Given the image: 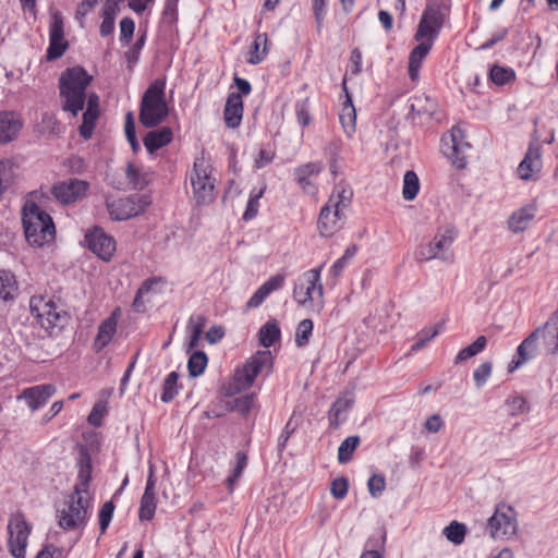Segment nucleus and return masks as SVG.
Segmentation results:
<instances>
[{"instance_id": "obj_1", "label": "nucleus", "mask_w": 558, "mask_h": 558, "mask_svg": "<svg viewBox=\"0 0 558 558\" xmlns=\"http://www.w3.org/2000/svg\"><path fill=\"white\" fill-rule=\"evenodd\" d=\"M93 76L81 65L65 69L59 77L60 106L64 112L72 117L84 109L87 87Z\"/></svg>"}, {"instance_id": "obj_2", "label": "nucleus", "mask_w": 558, "mask_h": 558, "mask_svg": "<svg viewBox=\"0 0 558 558\" xmlns=\"http://www.w3.org/2000/svg\"><path fill=\"white\" fill-rule=\"evenodd\" d=\"M352 197L353 191L344 182L333 187L318 217L317 228L320 235L331 236L342 228L345 219L343 210L350 206Z\"/></svg>"}, {"instance_id": "obj_3", "label": "nucleus", "mask_w": 558, "mask_h": 558, "mask_svg": "<svg viewBox=\"0 0 558 558\" xmlns=\"http://www.w3.org/2000/svg\"><path fill=\"white\" fill-rule=\"evenodd\" d=\"M22 222L25 238L34 246H43L54 238L52 218L35 202L26 201L23 206Z\"/></svg>"}, {"instance_id": "obj_4", "label": "nucleus", "mask_w": 558, "mask_h": 558, "mask_svg": "<svg viewBox=\"0 0 558 558\" xmlns=\"http://www.w3.org/2000/svg\"><path fill=\"white\" fill-rule=\"evenodd\" d=\"M324 265L303 272L293 288V299L302 307L320 312L324 308V289L320 275Z\"/></svg>"}, {"instance_id": "obj_5", "label": "nucleus", "mask_w": 558, "mask_h": 558, "mask_svg": "<svg viewBox=\"0 0 558 558\" xmlns=\"http://www.w3.org/2000/svg\"><path fill=\"white\" fill-rule=\"evenodd\" d=\"M168 116V107L165 100V83L153 82L142 97L140 108V121L146 128H153L161 123Z\"/></svg>"}, {"instance_id": "obj_6", "label": "nucleus", "mask_w": 558, "mask_h": 558, "mask_svg": "<svg viewBox=\"0 0 558 558\" xmlns=\"http://www.w3.org/2000/svg\"><path fill=\"white\" fill-rule=\"evenodd\" d=\"M29 308L40 326L50 335L60 331L69 320L68 313L51 298L34 295Z\"/></svg>"}, {"instance_id": "obj_7", "label": "nucleus", "mask_w": 558, "mask_h": 558, "mask_svg": "<svg viewBox=\"0 0 558 558\" xmlns=\"http://www.w3.org/2000/svg\"><path fill=\"white\" fill-rule=\"evenodd\" d=\"M457 229L451 225L439 227L434 238L427 244L420 245L416 248L415 258L420 262L432 259L452 262L451 246L457 238Z\"/></svg>"}, {"instance_id": "obj_8", "label": "nucleus", "mask_w": 558, "mask_h": 558, "mask_svg": "<svg viewBox=\"0 0 558 558\" xmlns=\"http://www.w3.org/2000/svg\"><path fill=\"white\" fill-rule=\"evenodd\" d=\"M190 179L198 205L209 204L215 199V179L211 177V167L204 156L195 159Z\"/></svg>"}, {"instance_id": "obj_9", "label": "nucleus", "mask_w": 558, "mask_h": 558, "mask_svg": "<svg viewBox=\"0 0 558 558\" xmlns=\"http://www.w3.org/2000/svg\"><path fill=\"white\" fill-rule=\"evenodd\" d=\"M270 352L258 351L252 355L241 367H238L233 375V387L230 393L240 392L251 388L255 378L264 367L270 364Z\"/></svg>"}, {"instance_id": "obj_10", "label": "nucleus", "mask_w": 558, "mask_h": 558, "mask_svg": "<svg viewBox=\"0 0 558 558\" xmlns=\"http://www.w3.org/2000/svg\"><path fill=\"white\" fill-rule=\"evenodd\" d=\"M8 549L14 558H25L28 537L32 531L21 512L11 514L8 522Z\"/></svg>"}, {"instance_id": "obj_11", "label": "nucleus", "mask_w": 558, "mask_h": 558, "mask_svg": "<svg viewBox=\"0 0 558 558\" xmlns=\"http://www.w3.org/2000/svg\"><path fill=\"white\" fill-rule=\"evenodd\" d=\"M89 498L83 494H73L70 501L59 514V525L64 530H74L83 526L88 518Z\"/></svg>"}, {"instance_id": "obj_12", "label": "nucleus", "mask_w": 558, "mask_h": 558, "mask_svg": "<svg viewBox=\"0 0 558 558\" xmlns=\"http://www.w3.org/2000/svg\"><path fill=\"white\" fill-rule=\"evenodd\" d=\"M489 535L494 539L510 538L517 534L518 521L512 507L500 505L487 521Z\"/></svg>"}, {"instance_id": "obj_13", "label": "nucleus", "mask_w": 558, "mask_h": 558, "mask_svg": "<svg viewBox=\"0 0 558 558\" xmlns=\"http://www.w3.org/2000/svg\"><path fill=\"white\" fill-rule=\"evenodd\" d=\"M445 155L459 169L466 166V150L470 148L465 136L460 128L453 126L449 135L441 138Z\"/></svg>"}, {"instance_id": "obj_14", "label": "nucleus", "mask_w": 558, "mask_h": 558, "mask_svg": "<svg viewBox=\"0 0 558 558\" xmlns=\"http://www.w3.org/2000/svg\"><path fill=\"white\" fill-rule=\"evenodd\" d=\"M147 204L144 197L134 195L124 198L108 199L107 209L113 220H128L140 215Z\"/></svg>"}, {"instance_id": "obj_15", "label": "nucleus", "mask_w": 558, "mask_h": 558, "mask_svg": "<svg viewBox=\"0 0 558 558\" xmlns=\"http://www.w3.org/2000/svg\"><path fill=\"white\" fill-rule=\"evenodd\" d=\"M69 47L68 40L64 38L63 17L60 12L56 11L51 15L49 25V47L46 58L53 61L61 58Z\"/></svg>"}, {"instance_id": "obj_16", "label": "nucleus", "mask_w": 558, "mask_h": 558, "mask_svg": "<svg viewBox=\"0 0 558 558\" xmlns=\"http://www.w3.org/2000/svg\"><path fill=\"white\" fill-rule=\"evenodd\" d=\"M543 351L541 329L537 327L519 344L515 356L508 366V371L513 372Z\"/></svg>"}, {"instance_id": "obj_17", "label": "nucleus", "mask_w": 558, "mask_h": 558, "mask_svg": "<svg viewBox=\"0 0 558 558\" xmlns=\"http://www.w3.org/2000/svg\"><path fill=\"white\" fill-rule=\"evenodd\" d=\"M85 242L88 248L99 258L108 262L116 252V240L107 234L101 228H94L85 235Z\"/></svg>"}, {"instance_id": "obj_18", "label": "nucleus", "mask_w": 558, "mask_h": 558, "mask_svg": "<svg viewBox=\"0 0 558 558\" xmlns=\"http://www.w3.org/2000/svg\"><path fill=\"white\" fill-rule=\"evenodd\" d=\"M88 183L80 179H69L52 186V195L61 204H72L85 196Z\"/></svg>"}, {"instance_id": "obj_19", "label": "nucleus", "mask_w": 558, "mask_h": 558, "mask_svg": "<svg viewBox=\"0 0 558 558\" xmlns=\"http://www.w3.org/2000/svg\"><path fill=\"white\" fill-rule=\"evenodd\" d=\"M441 25L442 20L439 11L433 7H427L423 12L417 31L414 35L415 40L423 41L430 39L433 45Z\"/></svg>"}, {"instance_id": "obj_20", "label": "nucleus", "mask_w": 558, "mask_h": 558, "mask_svg": "<svg viewBox=\"0 0 558 558\" xmlns=\"http://www.w3.org/2000/svg\"><path fill=\"white\" fill-rule=\"evenodd\" d=\"M86 110L83 113V122L80 125V134L85 140L92 137L96 121L99 117V97L96 93H87L86 96Z\"/></svg>"}, {"instance_id": "obj_21", "label": "nucleus", "mask_w": 558, "mask_h": 558, "mask_svg": "<svg viewBox=\"0 0 558 558\" xmlns=\"http://www.w3.org/2000/svg\"><path fill=\"white\" fill-rule=\"evenodd\" d=\"M542 335L544 352L548 355L558 354V308L549 316L547 322L538 327Z\"/></svg>"}, {"instance_id": "obj_22", "label": "nucleus", "mask_w": 558, "mask_h": 558, "mask_svg": "<svg viewBox=\"0 0 558 558\" xmlns=\"http://www.w3.org/2000/svg\"><path fill=\"white\" fill-rule=\"evenodd\" d=\"M542 167L541 147L538 144H530L523 160L518 166V175L521 180L529 181Z\"/></svg>"}, {"instance_id": "obj_23", "label": "nucleus", "mask_w": 558, "mask_h": 558, "mask_svg": "<svg viewBox=\"0 0 558 558\" xmlns=\"http://www.w3.org/2000/svg\"><path fill=\"white\" fill-rule=\"evenodd\" d=\"M56 392L52 385H39L24 389L19 399H23L32 411L38 410L47 403L50 397Z\"/></svg>"}, {"instance_id": "obj_24", "label": "nucleus", "mask_w": 558, "mask_h": 558, "mask_svg": "<svg viewBox=\"0 0 558 558\" xmlns=\"http://www.w3.org/2000/svg\"><path fill=\"white\" fill-rule=\"evenodd\" d=\"M23 126L20 116L13 111L0 112V143L5 144L17 137Z\"/></svg>"}, {"instance_id": "obj_25", "label": "nucleus", "mask_w": 558, "mask_h": 558, "mask_svg": "<svg viewBox=\"0 0 558 558\" xmlns=\"http://www.w3.org/2000/svg\"><path fill=\"white\" fill-rule=\"evenodd\" d=\"M286 277L284 275L278 274L270 277L266 282H264L251 296V299L246 303L247 308H255L263 304V302L267 299V296L279 289L282 288L284 283Z\"/></svg>"}, {"instance_id": "obj_26", "label": "nucleus", "mask_w": 558, "mask_h": 558, "mask_svg": "<svg viewBox=\"0 0 558 558\" xmlns=\"http://www.w3.org/2000/svg\"><path fill=\"white\" fill-rule=\"evenodd\" d=\"M536 215V207L527 205L512 213L508 219V228L513 233L525 231Z\"/></svg>"}, {"instance_id": "obj_27", "label": "nucleus", "mask_w": 558, "mask_h": 558, "mask_svg": "<svg viewBox=\"0 0 558 558\" xmlns=\"http://www.w3.org/2000/svg\"><path fill=\"white\" fill-rule=\"evenodd\" d=\"M77 468L78 482L74 486V492L76 494L87 495L89 482L92 480V461L87 450H82L80 452V457L77 459Z\"/></svg>"}, {"instance_id": "obj_28", "label": "nucleus", "mask_w": 558, "mask_h": 558, "mask_svg": "<svg viewBox=\"0 0 558 558\" xmlns=\"http://www.w3.org/2000/svg\"><path fill=\"white\" fill-rule=\"evenodd\" d=\"M243 116V100L240 94L231 93L225 107V121L228 128L240 125Z\"/></svg>"}, {"instance_id": "obj_29", "label": "nucleus", "mask_w": 558, "mask_h": 558, "mask_svg": "<svg viewBox=\"0 0 558 558\" xmlns=\"http://www.w3.org/2000/svg\"><path fill=\"white\" fill-rule=\"evenodd\" d=\"M353 402L354 397L351 392H344L333 402L328 413L330 426L333 428L339 427L340 423L345 418L344 414L351 408Z\"/></svg>"}, {"instance_id": "obj_30", "label": "nucleus", "mask_w": 558, "mask_h": 558, "mask_svg": "<svg viewBox=\"0 0 558 558\" xmlns=\"http://www.w3.org/2000/svg\"><path fill=\"white\" fill-rule=\"evenodd\" d=\"M118 325V310H116L108 318H106L98 327V332L94 341L97 351L102 350L109 344L116 333Z\"/></svg>"}, {"instance_id": "obj_31", "label": "nucleus", "mask_w": 558, "mask_h": 558, "mask_svg": "<svg viewBox=\"0 0 558 558\" xmlns=\"http://www.w3.org/2000/svg\"><path fill=\"white\" fill-rule=\"evenodd\" d=\"M323 167L317 162H308L299 167L295 170V179L302 190L307 194H315L316 189L311 180L312 177L317 175L322 171Z\"/></svg>"}, {"instance_id": "obj_32", "label": "nucleus", "mask_w": 558, "mask_h": 558, "mask_svg": "<svg viewBox=\"0 0 558 558\" xmlns=\"http://www.w3.org/2000/svg\"><path fill=\"white\" fill-rule=\"evenodd\" d=\"M432 40L426 39L420 41L417 46L413 48L409 57V76L412 81H416L418 78L420 69L423 60L428 54L432 49Z\"/></svg>"}, {"instance_id": "obj_33", "label": "nucleus", "mask_w": 558, "mask_h": 558, "mask_svg": "<svg viewBox=\"0 0 558 558\" xmlns=\"http://www.w3.org/2000/svg\"><path fill=\"white\" fill-rule=\"evenodd\" d=\"M343 90L345 93V100L342 104L339 120L345 134L351 136L355 132L356 111L345 86V82H343Z\"/></svg>"}, {"instance_id": "obj_34", "label": "nucleus", "mask_w": 558, "mask_h": 558, "mask_svg": "<svg viewBox=\"0 0 558 558\" xmlns=\"http://www.w3.org/2000/svg\"><path fill=\"white\" fill-rule=\"evenodd\" d=\"M19 292V284L14 274L0 270V308L13 301Z\"/></svg>"}, {"instance_id": "obj_35", "label": "nucleus", "mask_w": 558, "mask_h": 558, "mask_svg": "<svg viewBox=\"0 0 558 558\" xmlns=\"http://www.w3.org/2000/svg\"><path fill=\"white\" fill-rule=\"evenodd\" d=\"M172 140L170 128H161L150 131L144 138V145L149 153H154L162 146L169 144Z\"/></svg>"}, {"instance_id": "obj_36", "label": "nucleus", "mask_w": 558, "mask_h": 558, "mask_svg": "<svg viewBox=\"0 0 558 558\" xmlns=\"http://www.w3.org/2000/svg\"><path fill=\"white\" fill-rule=\"evenodd\" d=\"M268 38L265 33L257 34L248 52V63H260L268 53Z\"/></svg>"}, {"instance_id": "obj_37", "label": "nucleus", "mask_w": 558, "mask_h": 558, "mask_svg": "<svg viewBox=\"0 0 558 558\" xmlns=\"http://www.w3.org/2000/svg\"><path fill=\"white\" fill-rule=\"evenodd\" d=\"M206 325V317L203 315H192L189 319L187 328L190 330L189 350L196 348L202 338Z\"/></svg>"}, {"instance_id": "obj_38", "label": "nucleus", "mask_w": 558, "mask_h": 558, "mask_svg": "<svg viewBox=\"0 0 558 558\" xmlns=\"http://www.w3.org/2000/svg\"><path fill=\"white\" fill-rule=\"evenodd\" d=\"M486 344L487 338L485 336H478L473 343L459 351L454 357V364H460L477 355L486 348Z\"/></svg>"}, {"instance_id": "obj_39", "label": "nucleus", "mask_w": 558, "mask_h": 558, "mask_svg": "<svg viewBox=\"0 0 558 558\" xmlns=\"http://www.w3.org/2000/svg\"><path fill=\"white\" fill-rule=\"evenodd\" d=\"M259 342L269 348L280 338V328L276 322L266 323L259 330Z\"/></svg>"}, {"instance_id": "obj_40", "label": "nucleus", "mask_w": 558, "mask_h": 558, "mask_svg": "<svg viewBox=\"0 0 558 558\" xmlns=\"http://www.w3.org/2000/svg\"><path fill=\"white\" fill-rule=\"evenodd\" d=\"M125 175L135 190H142L148 184L147 173L134 163H128Z\"/></svg>"}, {"instance_id": "obj_41", "label": "nucleus", "mask_w": 558, "mask_h": 558, "mask_svg": "<svg viewBox=\"0 0 558 558\" xmlns=\"http://www.w3.org/2000/svg\"><path fill=\"white\" fill-rule=\"evenodd\" d=\"M420 191V180L414 171H407L403 175L402 195L405 201H412Z\"/></svg>"}, {"instance_id": "obj_42", "label": "nucleus", "mask_w": 558, "mask_h": 558, "mask_svg": "<svg viewBox=\"0 0 558 558\" xmlns=\"http://www.w3.org/2000/svg\"><path fill=\"white\" fill-rule=\"evenodd\" d=\"M156 511V494L150 492H144L141 498L138 517L140 520L150 521L154 518Z\"/></svg>"}, {"instance_id": "obj_43", "label": "nucleus", "mask_w": 558, "mask_h": 558, "mask_svg": "<svg viewBox=\"0 0 558 558\" xmlns=\"http://www.w3.org/2000/svg\"><path fill=\"white\" fill-rule=\"evenodd\" d=\"M360 445L359 436L347 437L338 448V461L340 463H347L352 459L353 452Z\"/></svg>"}, {"instance_id": "obj_44", "label": "nucleus", "mask_w": 558, "mask_h": 558, "mask_svg": "<svg viewBox=\"0 0 558 558\" xmlns=\"http://www.w3.org/2000/svg\"><path fill=\"white\" fill-rule=\"evenodd\" d=\"M489 77L496 85H506L515 80V72L511 68H504L499 65L492 66Z\"/></svg>"}, {"instance_id": "obj_45", "label": "nucleus", "mask_w": 558, "mask_h": 558, "mask_svg": "<svg viewBox=\"0 0 558 558\" xmlns=\"http://www.w3.org/2000/svg\"><path fill=\"white\" fill-rule=\"evenodd\" d=\"M207 355L202 351H195L190 355L187 362L189 373L193 377H197L204 373L207 366Z\"/></svg>"}, {"instance_id": "obj_46", "label": "nucleus", "mask_w": 558, "mask_h": 558, "mask_svg": "<svg viewBox=\"0 0 558 558\" xmlns=\"http://www.w3.org/2000/svg\"><path fill=\"white\" fill-rule=\"evenodd\" d=\"M442 533L449 542L460 545L464 541L466 527L462 523L452 521L444 529Z\"/></svg>"}, {"instance_id": "obj_47", "label": "nucleus", "mask_w": 558, "mask_h": 558, "mask_svg": "<svg viewBox=\"0 0 558 558\" xmlns=\"http://www.w3.org/2000/svg\"><path fill=\"white\" fill-rule=\"evenodd\" d=\"M439 333V327H426L416 333L415 342L411 347V351L422 350L428 341L434 339Z\"/></svg>"}, {"instance_id": "obj_48", "label": "nucleus", "mask_w": 558, "mask_h": 558, "mask_svg": "<svg viewBox=\"0 0 558 558\" xmlns=\"http://www.w3.org/2000/svg\"><path fill=\"white\" fill-rule=\"evenodd\" d=\"M314 324L311 319L305 318L301 320L296 327L295 344L302 348L307 344L310 337L313 332Z\"/></svg>"}, {"instance_id": "obj_49", "label": "nucleus", "mask_w": 558, "mask_h": 558, "mask_svg": "<svg viewBox=\"0 0 558 558\" xmlns=\"http://www.w3.org/2000/svg\"><path fill=\"white\" fill-rule=\"evenodd\" d=\"M178 374L175 372H171L165 379L161 400L163 402H170L173 400L178 392Z\"/></svg>"}, {"instance_id": "obj_50", "label": "nucleus", "mask_w": 558, "mask_h": 558, "mask_svg": "<svg viewBox=\"0 0 558 558\" xmlns=\"http://www.w3.org/2000/svg\"><path fill=\"white\" fill-rule=\"evenodd\" d=\"M246 464H247V457H246V454L241 452V451H239L236 453V465L233 469L232 474L227 480L228 489H229L230 493L233 492L234 484L240 478V476L242 475V472L245 469Z\"/></svg>"}, {"instance_id": "obj_51", "label": "nucleus", "mask_w": 558, "mask_h": 558, "mask_svg": "<svg viewBox=\"0 0 558 558\" xmlns=\"http://www.w3.org/2000/svg\"><path fill=\"white\" fill-rule=\"evenodd\" d=\"M295 113L298 122L302 126H307L312 121V116L310 112V99L305 98L302 101L296 102L295 105Z\"/></svg>"}, {"instance_id": "obj_52", "label": "nucleus", "mask_w": 558, "mask_h": 558, "mask_svg": "<svg viewBox=\"0 0 558 558\" xmlns=\"http://www.w3.org/2000/svg\"><path fill=\"white\" fill-rule=\"evenodd\" d=\"M493 365L490 362H484L473 373L475 385L480 388L485 385L489 376L492 375Z\"/></svg>"}, {"instance_id": "obj_53", "label": "nucleus", "mask_w": 558, "mask_h": 558, "mask_svg": "<svg viewBox=\"0 0 558 558\" xmlns=\"http://www.w3.org/2000/svg\"><path fill=\"white\" fill-rule=\"evenodd\" d=\"M114 511V504L112 501H107L102 505L99 511V525L101 533H105L110 521L112 519Z\"/></svg>"}, {"instance_id": "obj_54", "label": "nucleus", "mask_w": 558, "mask_h": 558, "mask_svg": "<svg viewBox=\"0 0 558 558\" xmlns=\"http://www.w3.org/2000/svg\"><path fill=\"white\" fill-rule=\"evenodd\" d=\"M368 492L372 497H378L386 488V481L384 475L374 474L367 482Z\"/></svg>"}, {"instance_id": "obj_55", "label": "nucleus", "mask_w": 558, "mask_h": 558, "mask_svg": "<svg viewBox=\"0 0 558 558\" xmlns=\"http://www.w3.org/2000/svg\"><path fill=\"white\" fill-rule=\"evenodd\" d=\"M124 132H125V136H126L129 143L131 144V146L133 147V149L134 150L137 149L138 143H137V138H136L135 122H134V117H133L132 112H128L125 116Z\"/></svg>"}, {"instance_id": "obj_56", "label": "nucleus", "mask_w": 558, "mask_h": 558, "mask_svg": "<svg viewBox=\"0 0 558 558\" xmlns=\"http://www.w3.org/2000/svg\"><path fill=\"white\" fill-rule=\"evenodd\" d=\"M349 489L348 480L344 477L336 478L331 482L330 493L336 499H343Z\"/></svg>"}, {"instance_id": "obj_57", "label": "nucleus", "mask_w": 558, "mask_h": 558, "mask_svg": "<svg viewBox=\"0 0 558 558\" xmlns=\"http://www.w3.org/2000/svg\"><path fill=\"white\" fill-rule=\"evenodd\" d=\"M327 1L328 0H312V8L318 31L323 27L324 19L327 12Z\"/></svg>"}, {"instance_id": "obj_58", "label": "nucleus", "mask_w": 558, "mask_h": 558, "mask_svg": "<svg viewBox=\"0 0 558 558\" xmlns=\"http://www.w3.org/2000/svg\"><path fill=\"white\" fill-rule=\"evenodd\" d=\"M264 190H260L256 194H251L250 199L247 202L246 209L243 215L244 220H251L253 219L258 211V201L263 196Z\"/></svg>"}, {"instance_id": "obj_59", "label": "nucleus", "mask_w": 558, "mask_h": 558, "mask_svg": "<svg viewBox=\"0 0 558 558\" xmlns=\"http://www.w3.org/2000/svg\"><path fill=\"white\" fill-rule=\"evenodd\" d=\"M135 29V23L131 17H123L120 22V39L126 41L132 38Z\"/></svg>"}, {"instance_id": "obj_60", "label": "nucleus", "mask_w": 558, "mask_h": 558, "mask_svg": "<svg viewBox=\"0 0 558 558\" xmlns=\"http://www.w3.org/2000/svg\"><path fill=\"white\" fill-rule=\"evenodd\" d=\"M106 410V404L104 402H96L87 417L88 423L93 426H99Z\"/></svg>"}, {"instance_id": "obj_61", "label": "nucleus", "mask_w": 558, "mask_h": 558, "mask_svg": "<svg viewBox=\"0 0 558 558\" xmlns=\"http://www.w3.org/2000/svg\"><path fill=\"white\" fill-rule=\"evenodd\" d=\"M254 405V395L243 396L234 400V409L241 414H247Z\"/></svg>"}, {"instance_id": "obj_62", "label": "nucleus", "mask_w": 558, "mask_h": 558, "mask_svg": "<svg viewBox=\"0 0 558 558\" xmlns=\"http://www.w3.org/2000/svg\"><path fill=\"white\" fill-rule=\"evenodd\" d=\"M35 558H64L62 548H59L52 544L46 545Z\"/></svg>"}, {"instance_id": "obj_63", "label": "nucleus", "mask_w": 558, "mask_h": 558, "mask_svg": "<svg viewBox=\"0 0 558 558\" xmlns=\"http://www.w3.org/2000/svg\"><path fill=\"white\" fill-rule=\"evenodd\" d=\"M145 36L136 40V43L126 51L125 57L129 63H135L138 60L140 52L144 46Z\"/></svg>"}, {"instance_id": "obj_64", "label": "nucleus", "mask_w": 558, "mask_h": 558, "mask_svg": "<svg viewBox=\"0 0 558 558\" xmlns=\"http://www.w3.org/2000/svg\"><path fill=\"white\" fill-rule=\"evenodd\" d=\"M122 0H107L104 4L102 16L116 19L117 13L119 12V3Z\"/></svg>"}]
</instances>
